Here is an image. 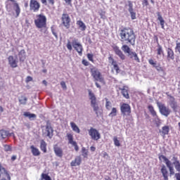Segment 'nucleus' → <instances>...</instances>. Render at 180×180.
Listing matches in <instances>:
<instances>
[{
  "mask_svg": "<svg viewBox=\"0 0 180 180\" xmlns=\"http://www.w3.org/2000/svg\"><path fill=\"white\" fill-rule=\"evenodd\" d=\"M112 50L115 52V53L120 57L121 60H126V56L123 53L122 50H120V48L119 46L115 45L112 46Z\"/></svg>",
  "mask_w": 180,
  "mask_h": 180,
  "instance_id": "nucleus-18",
  "label": "nucleus"
},
{
  "mask_svg": "<svg viewBox=\"0 0 180 180\" xmlns=\"http://www.w3.org/2000/svg\"><path fill=\"white\" fill-rule=\"evenodd\" d=\"M51 32L53 36H55V37H58L57 32H56V30H54L53 28H51Z\"/></svg>",
  "mask_w": 180,
  "mask_h": 180,
  "instance_id": "nucleus-55",
  "label": "nucleus"
},
{
  "mask_svg": "<svg viewBox=\"0 0 180 180\" xmlns=\"http://www.w3.org/2000/svg\"><path fill=\"white\" fill-rule=\"evenodd\" d=\"M129 13L131 15L132 20H134V19H136V13L134 12V11L133 10L132 11H129Z\"/></svg>",
  "mask_w": 180,
  "mask_h": 180,
  "instance_id": "nucleus-48",
  "label": "nucleus"
},
{
  "mask_svg": "<svg viewBox=\"0 0 180 180\" xmlns=\"http://www.w3.org/2000/svg\"><path fill=\"white\" fill-rule=\"evenodd\" d=\"M72 47L75 50L77 51L79 56H82V52L84 51V48L82 47V44L78 42V39H74L72 41Z\"/></svg>",
  "mask_w": 180,
  "mask_h": 180,
  "instance_id": "nucleus-14",
  "label": "nucleus"
},
{
  "mask_svg": "<svg viewBox=\"0 0 180 180\" xmlns=\"http://www.w3.org/2000/svg\"><path fill=\"white\" fill-rule=\"evenodd\" d=\"M42 84H44V85H46H46H47V81L43 80Z\"/></svg>",
  "mask_w": 180,
  "mask_h": 180,
  "instance_id": "nucleus-62",
  "label": "nucleus"
},
{
  "mask_svg": "<svg viewBox=\"0 0 180 180\" xmlns=\"http://www.w3.org/2000/svg\"><path fill=\"white\" fill-rule=\"evenodd\" d=\"M34 23L37 29H47V17L43 13L37 14Z\"/></svg>",
  "mask_w": 180,
  "mask_h": 180,
  "instance_id": "nucleus-3",
  "label": "nucleus"
},
{
  "mask_svg": "<svg viewBox=\"0 0 180 180\" xmlns=\"http://www.w3.org/2000/svg\"><path fill=\"white\" fill-rule=\"evenodd\" d=\"M41 3L42 5H50L51 6H54V4H56V0H41Z\"/></svg>",
  "mask_w": 180,
  "mask_h": 180,
  "instance_id": "nucleus-35",
  "label": "nucleus"
},
{
  "mask_svg": "<svg viewBox=\"0 0 180 180\" xmlns=\"http://www.w3.org/2000/svg\"><path fill=\"white\" fill-rule=\"evenodd\" d=\"M24 116L25 117H29V119H36L37 117L36 114H32V113H30L29 112H25Z\"/></svg>",
  "mask_w": 180,
  "mask_h": 180,
  "instance_id": "nucleus-37",
  "label": "nucleus"
},
{
  "mask_svg": "<svg viewBox=\"0 0 180 180\" xmlns=\"http://www.w3.org/2000/svg\"><path fill=\"white\" fill-rule=\"evenodd\" d=\"M161 172L162 174L164 180H168V170L167 169V167H165V165H163L162 167Z\"/></svg>",
  "mask_w": 180,
  "mask_h": 180,
  "instance_id": "nucleus-31",
  "label": "nucleus"
},
{
  "mask_svg": "<svg viewBox=\"0 0 180 180\" xmlns=\"http://www.w3.org/2000/svg\"><path fill=\"white\" fill-rule=\"evenodd\" d=\"M128 5H127V6H128V11L129 12H131L132 11H134L133 9V2H131V1H127Z\"/></svg>",
  "mask_w": 180,
  "mask_h": 180,
  "instance_id": "nucleus-44",
  "label": "nucleus"
},
{
  "mask_svg": "<svg viewBox=\"0 0 180 180\" xmlns=\"http://www.w3.org/2000/svg\"><path fill=\"white\" fill-rule=\"evenodd\" d=\"M30 150H31V153L32 154V155H34V157H39V155H40V150H39V148L34 147V146H30Z\"/></svg>",
  "mask_w": 180,
  "mask_h": 180,
  "instance_id": "nucleus-26",
  "label": "nucleus"
},
{
  "mask_svg": "<svg viewBox=\"0 0 180 180\" xmlns=\"http://www.w3.org/2000/svg\"><path fill=\"white\" fill-rule=\"evenodd\" d=\"M148 63L150 65H153L158 71H162V68L161 66L157 65V61H155L153 59H149Z\"/></svg>",
  "mask_w": 180,
  "mask_h": 180,
  "instance_id": "nucleus-28",
  "label": "nucleus"
},
{
  "mask_svg": "<svg viewBox=\"0 0 180 180\" xmlns=\"http://www.w3.org/2000/svg\"><path fill=\"white\" fill-rule=\"evenodd\" d=\"M41 8V4L37 0H30V11L31 12H39Z\"/></svg>",
  "mask_w": 180,
  "mask_h": 180,
  "instance_id": "nucleus-7",
  "label": "nucleus"
},
{
  "mask_svg": "<svg viewBox=\"0 0 180 180\" xmlns=\"http://www.w3.org/2000/svg\"><path fill=\"white\" fill-rule=\"evenodd\" d=\"M82 164V158L80 156H76L75 160L70 162L72 167H79Z\"/></svg>",
  "mask_w": 180,
  "mask_h": 180,
  "instance_id": "nucleus-21",
  "label": "nucleus"
},
{
  "mask_svg": "<svg viewBox=\"0 0 180 180\" xmlns=\"http://www.w3.org/2000/svg\"><path fill=\"white\" fill-rule=\"evenodd\" d=\"M0 112L2 113L4 112V108L0 105Z\"/></svg>",
  "mask_w": 180,
  "mask_h": 180,
  "instance_id": "nucleus-63",
  "label": "nucleus"
},
{
  "mask_svg": "<svg viewBox=\"0 0 180 180\" xmlns=\"http://www.w3.org/2000/svg\"><path fill=\"white\" fill-rule=\"evenodd\" d=\"M105 108L107 110H110V109H112V103L108 101V98H106Z\"/></svg>",
  "mask_w": 180,
  "mask_h": 180,
  "instance_id": "nucleus-43",
  "label": "nucleus"
},
{
  "mask_svg": "<svg viewBox=\"0 0 180 180\" xmlns=\"http://www.w3.org/2000/svg\"><path fill=\"white\" fill-rule=\"evenodd\" d=\"M158 106L159 108L160 113L163 116L168 117V116L171 115V110L168 107L165 106V104L158 103Z\"/></svg>",
  "mask_w": 180,
  "mask_h": 180,
  "instance_id": "nucleus-8",
  "label": "nucleus"
},
{
  "mask_svg": "<svg viewBox=\"0 0 180 180\" xmlns=\"http://www.w3.org/2000/svg\"><path fill=\"white\" fill-rule=\"evenodd\" d=\"M128 56H129L130 58L136 61V63H140V58H139V56L136 54V52L131 51L128 53Z\"/></svg>",
  "mask_w": 180,
  "mask_h": 180,
  "instance_id": "nucleus-27",
  "label": "nucleus"
},
{
  "mask_svg": "<svg viewBox=\"0 0 180 180\" xmlns=\"http://www.w3.org/2000/svg\"><path fill=\"white\" fill-rule=\"evenodd\" d=\"M105 180H112L110 176H108L107 178L105 179Z\"/></svg>",
  "mask_w": 180,
  "mask_h": 180,
  "instance_id": "nucleus-64",
  "label": "nucleus"
},
{
  "mask_svg": "<svg viewBox=\"0 0 180 180\" xmlns=\"http://www.w3.org/2000/svg\"><path fill=\"white\" fill-rule=\"evenodd\" d=\"M89 154V151L88 150V149H86V148H85V147H82V155L83 158H88Z\"/></svg>",
  "mask_w": 180,
  "mask_h": 180,
  "instance_id": "nucleus-36",
  "label": "nucleus"
},
{
  "mask_svg": "<svg viewBox=\"0 0 180 180\" xmlns=\"http://www.w3.org/2000/svg\"><path fill=\"white\" fill-rule=\"evenodd\" d=\"M90 150H91V151H95L96 150V148H95L94 146H91L90 147Z\"/></svg>",
  "mask_w": 180,
  "mask_h": 180,
  "instance_id": "nucleus-57",
  "label": "nucleus"
},
{
  "mask_svg": "<svg viewBox=\"0 0 180 180\" xmlns=\"http://www.w3.org/2000/svg\"><path fill=\"white\" fill-rule=\"evenodd\" d=\"M121 94L125 98V99H129L130 96L129 95V89H126V87H123L121 89Z\"/></svg>",
  "mask_w": 180,
  "mask_h": 180,
  "instance_id": "nucleus-32",
  "label": "nucleus"
},
{
  "mask_svg": "<svg viewBox=\"0 0 180 180\" xmlns=\"http://www.w3.org/2000/svg\"><path fill=\"white\" fill-rule=\"evenodd\" d=\"M0 180H11L8 170L0 163Z\"/></svg>",
  "mask_w": 180,
  "mask_h": 180,
  "instance_id": "nucleus-12",
  "label": "nucleus"
},
{
  "mask_svg": "<svg viewBox=\"0 0 180 180\" xmlns=\"http://www.w3.org/2000/svg\"><path fill=\"white\" fill-rule=\"evenodd\" d=\"M82 63L83 64V65H84L85 67H88V65H89V62H88V60L83 59L82 60Z\"/></svg>",
  "mask_w": 180,
  "mask_h": 180,
  "instance_id": "nucleus-50",
  "label": "nucleus"
},
{
  "mask_svg": "<svg viewBox=\"0 0 180 180\" xmlns=\"http://www.w3.org/2000/svg\"><path fill=\"white\" fill-rule=\"evenodd\" d=\"M41 178L44 180H51V177L49 176L47 174L42 173L41 174Z\"/></svg>",
  "mask_w": 180,
  "mask_h": 180,
  "instance_id": "nucleus-45",
  "label": "nucleus"
},
{
  "mask_svg": "<svg viewBox=\"0 0 180 180\" xmlns=\"http://www.w3.org/2000/svg\"><path fill=\"white\" fill-rule=\"evenodd\" d=\"M89 100L91 101V106L93 108L98 117V116H99V112H98L99 105H98L96 96H95V94L91 90H89Z\"/></svg>",
  "mask_w": 180,
  "mask_h": 180,
  "instance_id": "nucleus-5",
  "label": "nucleus"
},
{
  "mask_svg": "<svg viewBox=\"0 0 180 180\" xmlns=\"http://www.w3.org/2000/svg\"><path fill=\"white\" fill-rule=\"evenodd\" d=\"M87 58L89 61H91V63H94V54L87 53Z\"/></svg>",
  "mask_w": 180,
  "mask_h": 180,
  "instance_id": "nucleus-47",
  "label": "nucleus"
},
{
  "mask_svg": "<svg viewBox=\"0 0 180 180\" xmlns=\"http://www.w3.org/2000/svg\"><path fill=\"white\" fill-rule=\"evenodd\" d=\"M122 51H124V53H127V54H129L131 51L130 50V47H129V46L126 44L122 45Z\"/></svg>",
  "mask_w": 180,
  "mask_h": 180,
  "instance_id": "nucleus-39",
  "label": "nucleus"
},
{
  "mask_svg": "<svg viewBox=\"0 0 180 180\" xmlns=\"http://www.w3.org/2000/svg\"><path fill=\"white\" fill-rule=\"evenodd\" d=\"M4 150L8 153V151H12V146L11 145H4Z\"/></svg>",
  "mask_w": 180,
  "mask_h": 180,
  "instance_id": "nucleus-46",
  "label": "nucleus"
},
{
  "mask_svg": "<svg viewBox=\"0 0 180 180\" xmlns=\"http://www.w3.org/2000/svg\"><path fill=\"white\" fill-rule=\"evenodd\" d=\"M157 15H158V20H159L162 29H165V20H164L162 15H161V13L158 12Z\"/></svg>",
  "mask_w": 180,
  "mask_h": 180,
  "instance_id": "nucleus-29",
  "label": "nucleus"
},
{
  "mask_svg": "<svg viewBox=\"0 0 180 180\" xmlns=\"http://www.w3.org/2000/svg\"><path fill=\"white\" fill-rule=\"evenodd\" d=\"M30 81H33V78L30 76L27 77L26 82H30Z\"/></svg>",
  "mask_w": 180,
  "mask_h": 180,
  "instance_id": "nucleus-54",
  "label": "nucleus"
},
{
  "mask_svg": "<svg viewBox=\"0 0 180 180\" xmlns=\"http://www.w3.org/2000/svg\"><path fill=\"white\" fill-rule=\"evenodd\" d=\"M175 50L180 54V42L176 44Z\"/></svg>",
  "mask_w": 180,
  "mask_h": 180,
  "instance_id": "nucleus-51",
  "label": "nucleus"
},
{
  "mask_svg": "<svg viewBox=\"0 0 180 180\" xmlns=\"http://www.w3.org/2000/svg\"><path fill=\"white\" fill-rule=\"evenodd\" d=\"M12 134H13V132L10 133L9 131H6L5 129L0 130V137L3 139H7V137H11Z\"/></svg>",
  "mask_w": 180,
  "mask_h": 180,
  "instance_id": "nucleus-25",
  "label": "nucleus"
},
{
  "mask_svg": "<svg viewBox=\"0 0 180 180\" xmlns=\"http://www.w3.org/2000/svg\"><path fill=\"white\" fill-rule=\"evenodd\" d=\"M142 5L143 6H148V0H142Z\"/></svg>",
  "mask_w": 180,
  "mask_h": 180,
  "instance_id": "nucleus-52",
  "label": "nucleus"
},
{
  "mask_svg": "<svg viewBox=\"0 0 180 180\" xmlns=\"http://www.w3.org/2000/svg\"><path fill=\"white\" fill-rule=\"evenodd\" d=\"M167 60L169 61L170 60H174L175 58V53H174V51L171 48H168L167 49Z\"/></svg>",
  "mask_w": 180,
  "mask_h": 180,
  "instance_id": "nucleus-24",
  "label": "nucleus"
},
{
  "mask_svg": "<svg viewBox=\"0 0 180 180\" xmlns=\"http://www.w3.org/2000/svg\"><path fill=\"white\" fill-rule=\"evenodd\" d=\"M159 160L160 161L162 160L165 161L167 168L169 169L170 176H172V175H175L176 179L180 180V161L179 159H178V157L174 155L172 158V162H171V160L167 158L164 155H159ZM172 165L174 166L176 171L179 173L175 174V170H174V167H172Z\"/></svg>",
  "mask_w": 180,
  "mask_h": 180,
  "instance_id": "nucleus-1",
  "label": "nucleus"
},
{
  "mask_svg": "<svg viewBox=\"0 0 180 180\" xmlns=\"http://www.w3.org/2000/svg\"><path fill=\"white\" fill-rule=\"evenodd\" d=\"M61 20L63 26L67 29H70L71 26V18L68 13H63L61 17Z\"/></svg>",
  "mask_w": 180,
  "mask_h": 180,
  "instance_id": "nucleus-15",
  "label": "nucleus"
},
{
  "mask_svg": "<svg viewBox=\"0 0 180 180\" xmlns=\"http://www.w3.org/2000/svg\"><path fill=\"white\" fill-rule=\"evenodd\" d=\"M120 110L123 116H130L131 114V107H130V105L125 103L121 104Z\"/></svg>",
  "mask_w": 180,
  "mask_h": 180,
  "instance_id": "nucleus-9",
  "label": "nucleus"
},
{
  "mask_svg": "<svg viewBox=\"0 0 180 180\" xmlns=\"http://www.w3.org/2000/svg\"><path fill=\"white\" fill-rule=\"evenodd\" d=\"M40 148L43 153H47V143L43 139H41L40 142Z\"/></svg>",
  "mask_w": 180,
  "mask_h": 180,
  "instance_id": "nucleus-34",
  "label": "nucleus"
},
{
  "mask_svg": "<svg viewBox=\"0 0 180 180\" xmlns=\"http://www.w3.org/2000/svg\"><path fill=\"white\" fill-rule=\"evenodd\" d=\"M53 127H51V123L50 121L46 122V133L47 137L49 139H53Z\"/></svg>",
  "mask_w": 180,
  "mask_h": 180,
  "instance_id": "nucleus-17",
  "label": "nucleus"
},
{
  "mask_svg": "<svg viewBox=\"0 0 180 180\" xmlns=\"http://www.w3.org/2000/svg\"><path fill=\"white\" fill-rule=\"evenodd\" d=\"M89 135L92 140H95L96 141H98V140L101 139V133H99L98 129L94 127H91L90 129H89Z\"/></svg>",
  "mask_w": 180,
  "mask_h": 180,
  "instance_id": "nucleus-11",
  "label": "nucleus"
},
{
  "mask_svg": "<svg viewBox=\"0 0 180 180\" xmlns=\"http://www.w3.org/2000/svg\"><path fill=\"white\" fill-rule=\"evenodd\" d=\"M90 72L95 81H99V82L103 83L105 82V79L103 78V76H102V73H101L98 68L93 66L90 68Z\"/></svg>",
  "mask_w": 180,
  "mask_h": 180,
  "instance_id": "nucleus-6",
  "label": "nucleus"
},
{
  "mask_svg": "<svg viewBox=\"0 0 180 180\" xmlns=\"http://www.w3.org/2000/svg\"><path fill=\"white\" fill-rule=\"evenodd\" d=\"M8 2H13V15L15 18H19L20 15V6H19V4H18L15 0H7L6 3V9L8 12H11V9H12V7L11 6V4Z\"/></svg>",
  "mask_w": 180,
  "mask_h": 180,
  "instance_id": "nucleus-4",
  "label": "nucleus"
},
{
  "mask_svg": "<svg viewBox=\"0 0 180 180\" xmlns=\"http://www.w3.org/2000/svg\"><path fill=\"white\" fill-rule=\"evenodd\" d=\"M60 85H61V87L63 88V89H67V84H65V82L62 81L60 82Z\"/></svg>",
  "mask_w": 180,
  "mask_h": 180,
  "instance_id": "nucleus-53",
  "label": "nucleus"
},
{
  "mask_svg": "<svg viewBox=\"0 0 180 180\" xmlns=\"http://www.w3.org/2000/svg\"><path fill=\"white\" fill-rule=\"evenodd\" d=\"M159 133L161 134L163 139H165V136H168V134H169V127L168 125L162 127V130H160Z\"/></svg>",
  "mask_w": 180,
  "mask_h": 180,
  "instance_id": "nucleus-22",
  "label": "nucleus"
},
{
  "mask_svg": "<svg viewBox=\"0 0 180 180\" xmlns=\"http://www.w3.org/2000/svg\"><path fill=\"white\" fill-rule=\"evenodd\" d=\"M108 116L110 117H115V116H117V109H116V108H112Z\"/></svg>",
  "mask_w": 180,
  "mask_h": 180,
  "instance_id": "nucleus-38",
  "label": "nucleus"
},
{
  "mask_svg": "<svg viewBox=\"0 0 180 180\" xmlns=\"http://www.w3.org/2000/svg\"><path fill=\"white\" fill-rule=\"evenodd\" d=\"M113 141H114V144H115V146H116V147H120V141H119V139H117V136H114Z\"/></svg>",
  "mask_w": 180,
  "mask_h": 180,
  "instance_id": "nucleus-42",
  "label": "nucleus"
},
{
  "mask_svg": "<svg viewBox=\"0 0 180 180\" xmlns=\"http://www.w3.org/2000/svg\"><path fill=\"white\" fill-rule=\"evenodd\" d=\"M15 160H16V155H13V156L11 157V160H12V161H15Z\"/></svg>",
  "mask_w": 180,
  "mask_h": 180,
  "instance_id": "nucleus-60",
  "label": "nucleus"
},
{
  "mask_svg": "<svg viewBox=\"0 0 180 180\" xmlns=\"http://www.w3.org/2000/svg\"><path fill=\"white\" fill-rule=\"evenodd\" d=\"M70 126H71V128L73 130V131H75V133H77L78 134H79V133H81V130L79 129V127H78V126H77V124H75V122H71Z\"/></svg>",
  "mask_w": 180,
  "mask_h": 180,
  "instance_id": "nucleus-33",
  "label": "nucleus"
},
{
  "mask_svg": "<svg viewBox=\"0 0 180 180\" xmlns=\"http://www.w3.org/2000/svg\"><path fill=\"white\" fill-rule=\"evenodd\" d=\"M167 96H169L170 99V106L173 110V112H176V110L178 109V103H176V101H175V97L171 95H167Z\"/></svg>",
  "mask_w": 180,
  "mask_h": 180,
  "instance_id": "nucleus-19",
  "label": "nucleus"
},
{
  "mask_svg": "<svg viewBox=\"0 0 180 180\" xmlns=\"http://www.w3.org/2000/svg\"><path fill=\"white\" fill-rule=\"evenodd\" d=\"M19 102L21 105H26L27 102V98L26 96H21V99L19 100Z\"/></svg>",
  "mask_w": 180,
  "mask_h": 180,
  "instance_id": "nucleus-40",
  "label": "nucleus"
},
{
  "mask_svg": "<svg viewBox=\"0 0 180 180\" xmlns=\"http://www.w3.org/2000/svg\"><path fill=\"white\" fill-rule=\"evenodd\" d=\"M148 109L153 117L155 118V122L157 126H160V124H161V120L160 119V117H158V115H157V111H155L154 107L151 105H148Z\"/></svg>",
  "mask_w": 180,
  "mask_h": 180,
  "instance_id": "nucleus-10",
  "label": "nucleus"
},
{
  "mask_svg": "<svg viewBox=\"0 0 180 180\" xmlns=\"http://www.w3.org/2000/svg\"><path fill=\"white\" fill-rule=\"evenodd\" d=\"M76 25L79 26V28L82 30V32H85V30H86V25L82 20H77L76 22Z\"/></svg>",
  "mask_w": 180,
  "mask_h": 180,
  "instance_id": "nucleus-30",
  "label": "nucleus"
},
{
  "mask_svg": "<svg viewBox=\"0 0 180 180\" xmlns=\"http://www.w3.org/2000/svg\"><path fill=\"white\" fill-rule=\"evenodd\" d=\"M157 51H158V56H161V54H164V51L162 50V46H161V45L160 44L158 45Z\"/></svg>",
  "mask_w": 180,
  "mask_h": 180,
  "instance_id": "nucleus-41",
  "label": "nucleus"
},
{
  "mask_svg": "<svg viewBox=\"0 0 180 180\" xmlns=\"http://www.w3.org/2000/svg\"><path fill=\"white\" fill-rule=\"evenodd\" d=\"M53 151H54L56 157H59V158H63V149L61 148H60L57 145H56L53 147Z\"/></svg>",
  "mask_w": 180,
  "mask_h": 180,
  "instance_id": "nucleus-23",
  "label": "nucleus"
},
{
  "mask_svg": "<svg viewBox=\"0 0 180 180\" xmlns=\"http://www.w3.org/2000/svg\"><path fill=\"white\" fill-rule=\"evenodd\" d=\"M108 61L110 64H111V65L112 66L111 68L112 72L113 71H115L116 74H119V72H120V68L117 64V61L115 60V58H113V57L112 56L108 57Z\"/></svg>",
  "mask_w": 180,
  "mask_h": 180,
  "instance_id": "nucleus-13",
  "label": "nucleus"
},
{
  "mask_svg": "<svg viewBox=\"0 0 180 180\" xmlns=\"http://www.w3.org/2000/svg\"><path fill=\"white\" fill-rule=\"evenodd\" d=\"M67 138L69 141V144H72L75 147V151H79V147L77 143V141H74V136L72 134H67Z\"/></svg>",
  "mask_w": 180,
  "mask_h": 180,
  "instance_id": "nucleus-16",
  "label": "nucleus"
},
{
  "mask_svg": "<svg viewBox=\"0 0 180 180\" xmlns=\"http://www.w3.org/2000/svg\"><path fill=\"white\" fill-rule=\"evenodd\" d=\"M120 37L122 43L129 44L131 46L136 44V33H134V30L131 27H124L120 30Z\"/></svg>",
  "mask_w": 180,
  "mask_h": 180,
  "instance_id": "nucleus-2",
  "label": "nucleus"
},
{
  "mask_svg": "<svg viewBox=\"0 0 180 180\" xmlns=\"http://www.w3.org/2000/svg\"><path fill=\"white\" fill-rule=\"evenodd\" d=\"M103 158H106V157H109V155L106 152H103Z\"/></svg>",
  "mask_w": 180,
  "mask_h": 180,
  "instance_id": "nucleus-56",
  "label": "nucleus"
},
{
  "mask_svg": "<svg viewBox=\"0 0 180 180\" xmlns=\"http://www.w3.org/2000/svg\"><path fill=\"white\" fill-rule=\"evenodd\" d=\"M66 47H67L68 50H69L70 51H71V50H72V45H71V41H68Z\"/></svg>",
  "mask_w": 180,
  "mask_h": 180,
  "instance_id": "nucleus-49",
  "label": "nucleus"
},
{
  "mask_svg": "<svg viewBox=\"0 0 180 180\" xmlns=\"http://www.w3.org/2000/svg\"><path fill=\"white\" fill-rule=\"evenodd\" d=\"M25 8H27V6H29V3L25 2L24 4Z\"/></svg>",
  "mask_w": 180,
  "mask_h": 180,
  "instance_id": "nucleus-61",
  "label": "nucleus"
},
{
  "mask_svg": "<svg viewBox=\"0 0 180 180\" xmlns=\"http://www.w3.org/2000/svg\"><path fill=\"white\" fill-rule=\"evenodd\" d=\"M72 0H65V2H66V4H68V5H71V2Z\"/></svg>",
  "mask_w": 180,
  "mask_h": 180,
  "instance_id": "nucleus-58",
  "label": "nucleus"
},
{
  "mask_svg": "<svg viewBox=\"0 0 180 180\" xmlns=\"http://www.w3.org/2000/svg\"><path fill=\"white\" fill-rule=\"evenodd\" d=\"M95 85L96 86H97L98 88H99V89H101V85L98 84V83L97 82H95Z\"/></svg>",
  "mask_w": 180,
  "mask_h": 180,
  "instance_id": "nucleus-59",
  "label": "nucleus"
},
{
  "mask_svg": "<svg viewBox=\"0 0 180 180\" xmlns=\"http://www.w3.org/2000/svg\"><path fill=\"white\" fill-rule=\"evenodd\" d=\"M8 61L11 68H18V59L15 58L13 56H9L8 58Z\"/></svg>",
  "mask_w": 180,
  "mask_h": 180,
  "instance_id": "nucleus-20",
  "label": "nucleus"
}]
</instances>
